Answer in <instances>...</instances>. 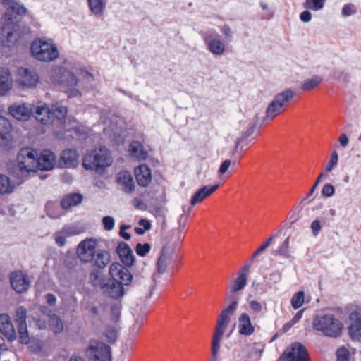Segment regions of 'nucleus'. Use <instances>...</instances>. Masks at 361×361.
Returning <instances> with one entry per match:
<instances>
[{"mask_svg": "<svg viewBox=\"0 0 361 361\" xmlns=\"http://www.w3.org/2000/svg\"><path fill=\"white\" fill-rule=\"evenodd\" d=\"M6 11L2 17V29L0 32V44L10 47L22 37L19 23L27 9L18 0H2Z\"/></svg>", "mask_w": 361, "mask_h": 361, "instance_id": "1", "label": "nucleus"}, {"mask_svg": "<svg viewBox=\"0 0 361 361\" xmlns=\"http://www.w3.org/2000/svg\"><path fill=\"white\" fill-rule=\"evenodd\" d=\"M238 306V302L234 300L220 313L212 339V358L209 361H218V354L223 336L231 322V317L235 313Z\"/></svg>", "mask_w": 361, "mask_h": 361, "instance_id": "2", "label": "nucleus"}, {"mask_svg": "<svg viewBox=\"0 0 361 361\" xmlns=\"http://www.w3.org/2000/svg\"><path fill=\"white\" fill-rule=\"evenodd\" d=\"M312 328L326 336L338 337L341 334L343 324L332 314L321 313L314 317Z\"/></svg>", "mask_w": 361, "mask_h": 361, "instance_id": "3", "label": "nucleus"}, {"mask_svg": "<svg viewBox=\"0 0 361 361\" xmlns=\"http://www.w3.org/2000/svg\"><path fill=\"white\" fill-rule=\"evenodd\" d=\"M16 175L26 177L29 173L37 170V151L29 147L21 149L17 156Z\"/></svg>", "mask_w": 361, "mask_h": 361, "instance_id": "4", "label": "nucleus"}, {"mask_svg": "<svg viewBox=\"0 0 361 361\" xmlns=\"http://www.w3.org/2000/svg\"><path fill=\"white\" fill-rule=\"evenodd\" d=\"M111 164L112 158L109 151L104 147L87 152L82 159V166L86 170L97 171Z\"/></svg>", "mask_w": 361, "mask_h": 361, "instance_id": "5", "label": "nucleus"}, {"mask_svg": "<svg viewBox=\"0 0 361 361\" xmlns=\"http://www.w3.org/2000/svg\"><path fill=\"white\" fill-rule=\"evenodd\" d=\"M32 55L41 61H51L58 58L56 46L51 40L37 39L31 44Z\"/></svg>", "mask_w": 361, "mask_h": 361, "instance_id": "6", "label": "nucleus"}, {"mask_svg": "<svg viewBox=\"0 0 361 361\" xmlns=\"http://www.w3.org/2000/svg\"><path fill=\"white\" fill-rule=\"evenodd\" d=\"M294 93L290 89L277 94L267 109L266 119L273 120L276 116L284 111V107L293 98Z\"/></svg>", "mask_w": 361, "mask_h": 361, "instance_id": "7", "label": "nucleus"}, {"mask_svg": "<svg viewBox=\"0 0 361 361\" xmlns=\"http://www.w3.org/2000/svg\"><path fill=\"white\" fill-rule=\"evenodd\" d=\"M85 354L92 361H111V359L110 347L96 340L90 341Z\"/></svg>", "mask_w": 361, "mask_h": 361, "instance_id": "8", "label": "nucleus"}, {"mask_svg": "<svg viewBox=\"0 0 361 361\" xmlns=\"http://www.w3.org/2000/svg\"><path fill=\"white\" fill-rule=\"evenodd\" d=\"M308 355L305 348L300 343H294L285 350L278 361H307Z\"/></svg>", "mask_w": 361, "mask_h": 361, "instance_id": "9", "label": "nucleus"}, {"mask_svg": "<svg viewBox=\"0 0 361 361\" xmlns=\"http://www.w3.org/2000/svg\"><path fill=\"white\" fill-rule=\"evenodd\" d=\"M90 280L94 286H99L109 297L112 298H118L123 295V285L113 281H109L108 283H99L97 281L98 274L92 272L90 276Z\"/></svg>", "mask_w": 361, "mask_h": 361, "instance_id": "10", "label": "nucleus"}, {"mask_svg": "<svg viewBox=\"0 0 361 361\" xmlns=\"http://www.w3.org/2000/svg\"><path fill=\"white\" fill-rule=\"evenodd\" d=\"M96 247L97 241L92 238H87L80 242L77 248V255L80 259L84 262L92 260L97 250Z\"/></svg>", "mask_w": 361, "mask_h": 361, "instance_id": "11", "label": "nucleus"}, {"mask_svg": "<svg viewBox=\"0 0 361 361\" xmlns=\"http://www.w3.org/2000/svg\"><path fill=\"white\" fill-rule=\"evenodd\" d=\"M109 274L113 281L128 286L132 281V275L129 271L119 263H113L109 267Z\"/></svg>", "mask_w": 361, "mask_h": 361, "instance_id": "12", "label": "nucleus"}, {"mask_svg": "<svg viewBox=\"0 0 361 361\" xmlns=\"http://www.w3.org/2000/svg\"><path fill=\"white\" fill-rule=\"evenodd\" d=\"M251 264H244L238 271L237 277L232 280L229 285L231 293L241 291L247 286Z\"/></svg>", "mask_w": 361, "mask_h": 361, "instance_id": "13", "label": "nucleus"}, {"mask_svg": "<svg viewBox=\"0 0 361 361\" xmlns=\"http://www.w3.org/2000/svg\"><path fill=\"white\" fill-rule=\"evenodd\" d=\"M51 79L54 82L68 87H73L78 83V80L73 73L63 68L55 69L51 75Z\"/></svg>", "mask_w": 361, "mask_h": 361, "instance_id": "14", "label": "nucleus"}, {"mask_svg": "<svg viewBox=\"0 0 361 361\" xmlns=\"http://www.w3.org/2000/svg\"><path fill=\"white\" fill-rule=\"evenodd\" d=\"M38 75L27 68H20L18 69V84L24 88L35 87L39 82Z\"/></svg>", "mask_w": 361, "mask_h": 361, "instance_id": "15", "label": "nucleus"}, {"mask_svg": "<svg viewBox=\"0 0 361 361\" xmlns=\"http://www.w3.org/2000/svg\"><path fill=\"white\" fill-rule=\"evenodd\" d=\"M27 311L23 307H19L16 312V322L18 324L19 338L23 343H27L29 337L26 324Z\"/></svg>", "mask_w": 361, "mask_h": 361, "instance_id": "16", "label": "nucleus"}, {"mask_svg": "<svg viewBox=\"0 0 361 361\" xmlns=\"http://www.w3.org/2000/svg\"><path fill=\"white\" fill-rule=\"evenodd\" d=\"M33 106L30 104H14L9 106L8 112L16 119L27 121L32 115Z\"/></svg>", "mask_w": 361, "mask_h": 361, "instance_id": "17", "label": "nucleus"}, {"mask_svg": "<svg viewBox=\"0 0 361 361\" xmlns=\"http://www.w3.org/2000/svg\"><path fill=\"white\" fill-rule=\"evenodd\" d=\"M10 281L13 289L18 293L26 291L30 286V280L27 276L21 271L13 272Z\"/></svg>", "mask_w": 361, "mask_h": 361, "instance_id": "18", "label": "nucleus"}, {"mask_svg": "<svg viewBox=\"0 0 361 361\" xmlns=\"http://www.w3.org/2000/svg\"><path fill=\"white\" fill-rule=\"evenodd\" d=\"M56 157L49 149L43 150L39 155L37 152V170L49 171L55 164Z\"/></svg>", "mask_w": 361, "mask_h": 361, "instance_id": "19", "label": "nucleus"}, {"mask_svg": "<svg viewBox=\"0 0 361 361\" xmlns=\"http://www.w3.org/2000/svg\"><path fill=\"white\" fill-rule=\"evenodd\" d=\"M51 109L42 102H37V106H33L32 114L43 125L51 123Z\"/></svg>", "mask_w": 361, "mask_h": 361, "instance_id": "20", "label": "nucleus"}, {"mask_svg": "<svg viewBox=\"0 0 361 361\" xmlns=\"http://www.w3.org/2000/svg\"><path fill=\"white\" fill-rule=\"evenodd\" d=\"M238 322V331L240 335L250 336L255 333V327L247 312H243L239 315Z\"/></svg>", "mask_w": 361, "mask_h": 361, "instance_id": "21", "label": "nucleus"}, {"mask_svg": "<svg viewBox=\"0 0 361 361\" xmlns=\"http://www.w3.org/2000/svg\"><path fill=\"white\" fill-rule=\"evenodd\" d=\"M78 157L75 149H65L61 154L59 165L63 168H75L78 164Z\"/></svg>", "mask_w": 361, "mask_h": 361, "instance_id": "22", "label": "nucleus"}, {"mask_svg": "<svg viewBox=\"0 0 361 361\" xmlns=\"http://www.w3.org/2000/svg\"><path fill=\"white\" fill-rule=\"evenodd\" d=\"M116 252L122 263L126 267H131L135 262L133 250L125 242H120L116 247Z\"/></svg>", "mask_w": 361, "mask_h": 361, "instance_id": "23", "label": "nucleus"}, {"mask_svg": "<svg viewBox=\"0 0 361 361\" xmlns=\"http://www.w3.org/2000/svg\"><path fill=\"white\" fill-rule=\"evenodd\" d=\"M219 188V184H215L213 185H204L202 187L192 196L190 200L191 206H195L201 203L204 200Z\"/></svg>", "mask_w": 361, "mask_h": 361, "instance_id": "24", "label": "nucleus"}, {"mask_svg": "<svg viewBox=\"0 0 361 361\" xmlns=\"http://www.w3.org/2000/svg\"><path fill=\"white\" fill-rule=\"evenodd\" d=\"M349 334L353 339L361 341V314L355 312L350 315Z\"/></svg>", "mask_w": 361, "mask_h": 361, "instance_id": "25", "label": "nucleus"}, {"mask_svg": "<svg viewBox=\"0 0 361 361\" xmlns=\"http://www.w3.org/2000/svg\"><path fill=\"white\" fill-rule=\"evenodd\" d=\"M13 87V78L10 71L0 67V96H5Z\"/></svg>", "mask_w": 361, "mask_h": 361, "instance_id": "26", "label": "nucleus"}, {"mask_svg": "<svg viewBox=\"0 0 361 361\" xmlns=\"http://www.w3.org/2000/svg\"><path fill=\"white\" fill-rule=\"evenodd\" d=\"M174 252V249H171L169 246H165L162 249L161 255L157 262V269L159 274L165 272L168 264L172 260V255Z\"/></svg>", "mask_w": 361, "mask_h": 361, "instance_id": "27", "label": "nucleus"}, {"mask_svg": "<svg viewBox=\"0 0 361 361\" xmlns=\"http://www.w3.org/2000/svg\"><path fill=\"white\" fill-rule=\"evenodd\" d=\"M134 172L139 185L146 187L151 182V170L147 165L142 164L137 166Z\"/></svg>", "mask_w": 361, "mask_h": 361, "instance_id": "28", "label": "nucleus"}, {"mask_svg": "<svg viewBox=\"0 0 361 361\" xmlns=\"http://www.w3.org/2000/svg\"><path fill=\"white\" fill-rule=\"evenodd\" d=\"M0 332L10 341L16 338V331L10 317L6 314H0Z\"/></svg>", "mask_w": 361, "mask_h": 361, "instance_id": "29", "label": "nucleus"}, {"mask_svg": "<svg viewBox=\"0 0 361 361\" xmlns=\"http://www.w3.org/2000/svg\"><path fill=\"white\" fill-rule=\"evenodd\" d=\"M117 183L123 187V190L126 192H132L135 189V183L130 173L127 171H123L118 173L116 176Z\"/></svg>", "mask_w": 361, "mask_h": 361, "instance_id": "30", "label": "nucleus"}, {"mask_svg": "<svg viewBox=\"0 0 361 361\" xmlns=\"http://www.w3.org/2000/svg\"><path fill=\"white\" fill-rule=\"evenodd\" d=\"M208 49L214 54L221 55L224 52L225 46L219 39L212 38V35H206L204 37Z\"/></svg>", "mask_w": 361, "mask_h": 361, "instance_id": "31", "label": "nucleus"}, {"mask_svg": "<svg viewBox=\"0 0 361 361\" xmlns=\"http://www.w3.org/2000/svg\"><path fill=\"white\" fill-rule=\"evenodd\" d=\"M130 157L137 159L138 161L145 160L148 154L144 146L139 142H132L128 148Z\"/></svg>", "mask_w": 361, "mask_h": 361, "instance_id": "32", "label": "nucleus"}, {"mask_svg": "<svg viewBox=\"0 0 361 361\" xmlns=\"http://www.w3.org/2000/svg\"><path fill=\"white\" fill-rule=\"evenodd\" d=\"M110 261V255L108 252L103 250H97L94 255V259L90 262L98 268H104Z\"/></svg>", "mask_w": 361, "mask_h": 361, "instance_id": "33", "label": "nucleus"}, {"mask_svg": "<svg viewBox=\"0 0 361 361\" xmlns=\"http://www.w3.org/2000/svg\"><path fill=\"white\" fill-rule=\"evenodd\" d=\"M75 229L71 227H65L61 231H59L54 234V240L56 243L59 246L62 247L66 244V239L67 237L76 235Z\"/></svg>", "mask_w": 361, "mask_h": 361, "instance_id": "34", "label": "nucleus"}, {"mask_svg": "<svg viewBox=\"0 0 361 361\" xmlns=\"http://www.w3.org/2000/svg\"><path fill=\"white\" fill-rule=\"evenodd\" d=\"M82 200V196L78 193L70 194L61 200V207L65 209L80 204Z\"/></svg>", "mask_w": 361, "mask_h": 361, "instance_id": "35", "label": "nucleus"}, {"mask_svg": "<svg viewBox=\"0 0 361 361\" xmlns=\"http://www.w3.org/2000/svg\"><path fill=\"white\" fill-rule=\"evenodd\" d=\"M51 109V123L54 121V119L56 118L58 121H61L63 118H65L66 114H67V109L66 106H63V105L60 104L59 103H56L54 105H52V107Z\"/></svg>", "mask_w": 361, "mask_h": 361, "instance_id": "36", "label": "nucleus"}, {"mask_svg": "<svg viewBox=\"0 0 361 361\" xmlns=\"http://www.w3.org/2000/svg\"><path fill=\"white\" fill-rule=\"evenodd\" d=\"M90 11L94 15H101L103 13L106 2L104 0H87Z\"/></svg>", "mask_w": 361, "mask_h": 361, "instance_id": "37", "label": "nucleus"}, {"mask_svg": "<svg viewBox=\"0 0 361 361\" xmlns=\"http://www.w3.org/2000/svg\"><path fill=\"white\" fill-rule=\"evenodd\" d=\"M322 78L318 75H314L311 78L305 80L301 85V89L303 91H310L316 88L322 82Z\"/></svg>", "mask_w": 361, "mask_h": 361, "instance_id": "38", "label": "nucleus"}, {"mask_svg": "<svg viewBox=\"0 0 361 361\" xmlns=\"http://www.w3.org/2000/svg\"><path fill=\"white\" fill-rule=\"evenodd\" d=\"M13 189L14 185L11 183L9 178L4 175L0 174V193H10Z\"/></svg>", "mask_w": 361, "mask_h": 361, "instance_id": "39", "label": "nucleus"}, {"mask_svg": "<svg viewBox=\"0 0 361 361\" xmlns=\"http://www.w3.org/2000/svg\"><path fill=\"white\" fill-rule=\"evenodd\" d=\"M49 324L55 333H59L63 329L62 320L56 314H52L49 317Z\"/></svg>", "mask_w": 361, "mask_h": 361, "instance_id": "40", "label": "nucleus"}, {"mask_svg": "<svg viewBox=\"0 0 361 361\" xmlns=\"http://www.w3.org/2000/svg\"><path fill=\"white\" fill-rule=\"evenodd\" d=\"M46 211L47 215L53 219H57L61 215L60 207L53 202H48L46 204Z\"/></svg>", "mask_w": 361, "mask_h": 361, "instance_id": "41", "label": "nucleus"}, {"mask_svg": "<svg viewBox=\"0 0 361 361\" xmlns=\"http://www.w3.org/2000/svg\"><path fill=\"white\" fill-rule=\"evenodd\" d=\"M289 240L290 238L288 237L278 247L277 250H275L274 254L283 256L284 257H289Z\"/></svg>", "mask_w": 361, "mask_h": 361, "instance_id": "42", "label": "nucleus"}, {"mask_svg": "<svg viewBox=\"0 0 361 361\" xmlns=\"http://www.w3.org/2000/svg\"><path fill=\"white\" fill-rule=\"evenodd\" d=\"M305 294L303 291H298L291 298V305L294 309L300 308L304 303Z\"/></svg>", "mask_w": 361, "mask_h": 361, "instance_id": "43", "label": "nucleus"}, {"mask_svg": "<svg viewBox=\"0 0 361 361\" xmlns=\"http://www.w3.org/2000/svg\"><path fill=\"white\" fill-rule=\"evenodd\" d=\"M325 0H306L304 7L307 9L318 11L324 7Z\"/></svg>", "mask_w": 361, "mask_h": 361, "instance_id": "44", "label": "nucleus"}, {"mask_svg": "<svg viewBox=\"0 0 361 361\" xmlns=\"http://www.w3.org/2000/svg\"><path fill=\"white\" fill-rule=\"evenodd\" d=\"M338 161V155L336 151H334L331 154L329 162L326 164L324 171L323 173H326L331 171L337 165Z\"/></svg>", "mask_w": 361, "mask_h": 361, "instance_id": "45", "label": "nucleus"}, {"mask_svg": "<svg viewBox=\"0 0 361 361\" xmlns=\"http://www.w3.org/2000/svg\"><path fill=\"white\" fill-rule=\"evenodd\" d=\"M117 334L118 329L115 326H107L104 331V336L106 340L110 343H114L116 341Z\"/></svg>", "mask_w": 361, "mask_h": 361, "instance_id": "46", "label": "nucleus"}, {"mask_svg": "<svg viewBox=\"0 0 361 361\" xmlns=\"http://www.w3.org/2000/svg\"><path fill=\"white\" fill-rule=\"evenodd\" d=\"M11 125L10 121L0 116V135L2 138H6L5 135H6L11 130Z\"/></svg>", "mask_w": 361, "mask_h": 361, "instance_id": "47", "label": "nucleus"}, {"mask_svg": "<svg viewBox=\"0 0 361 361\" xmlns=\"http://www.w3.org/2000/svg\"><path fill=\"white\" fill-rule=\"evenodd\" d=\"M151 249V246L149 243H137L135 247L136 253L141 257L145 256Z\"/></svg>", "mask_w": 361, "mask_h": 361, "instance_id": "48", "label": "nucleus"}, {"mask_svg": "<svg viewBox=\"0 0 361 361\" xmlns=\"http://www.w3.org/2000/svg\"><path fill=\"white\" fill-rule=\"evenodd\" d=\"M250 308L253 314H259L264 309L266 310V305H263L262 303L257 300H250L249 302Z\"/></svg>", "mask_w": 361, "mask_h": 361, "instance_id": "49", "label": "nucleus"}, {"mask_svg": "<svg viewBox=\"0 0 361 361\" xmlns=\"http://www.w3.org/2000/svg\"><path fill=\"white\" fill-rule=\"evenodd\" d=\"M263 351H264V346L262 344L258 343H252V351L250 353V357L255 356V357H257V360H259L262 355Z\"/></svg>", "mask_w": 361, "mask_h": 361, "instance_id": "50", "label": "nucleus"}, {"mask_svg": "<svg viewBox=\"0 0 361 361\" xmlns=\"http://www.w3.org/2000/svg\"><path fill=\"white\" fill-rule=\"evenodd\" d=\"M350 353L347 348L342 347L336 351V361H348Z\"/></svg>", "mask_w": 361, "mask_h": 361, "instance_id": "51", "label": "nucleus"}, {"mask_svg": "<svg viewBox=\"0 0 361 361\" xmlns=\"http://www.w3.org/2000/svg\"><path fill=\"white\" fill-rule=\"evenodd\" d=\"M145 316H142L140 319H136L130 329V334L133 336H135L138 334L140 330V328L144 322Z\"/></svg>", "mask_w": 361, "mask_h": 361, "instance_id": "52", "label": "nucleus"}, {"mask_svg": "<svg viewBox=\"0 0 361 361\" xmlns=\"http://www.w3.org/2000/svg\"><path fill=\"white\" fill-rule=\"evenodd\" d=\"M102 225L106 231H111L115 225L114 219L112 216H104L102 220Z\"/></svg>", "mask_w": 361, "mask_h": 361, "instance_id": "53", "label": "nucleus"}, {"mask_svg": "<svg viewBox=\"0 0 361 361\" xmlns=\"http://www.w3.org/2000/svg\"><path fill=\"white\" fill-rule=\"evenodd\" d=\"M274 239V236H270L268 238L265 242H264L259 247L258 249L254 252L252 257L255 258L257 257L259 255H260L263 251H264L271 244Z\"/></svg>", "mask_w": 361, "mask_h": 361, "instance_id": "54", "label": "nucleus"}, {"mask_svg": "<svg viewBox=\"0 0 361 361\" xmlns=\"http://www.w3.org/2000/svg\"><path fill=\"white\" fill-rule=\"evenodd\" d=\"M357 11L355 6L351 4H345L342 9V15L343 16H349L355 13Z\"/></svg>", "mask_w": 361, "mask_h": 361, "instance_id": "55", "label": "nucleus"}, {"mask_svg": "<svg viewBox=\"0 0 361 361\" xmlns=\"http://www.w3.org/2000/svg\"><path fill=\"white\" fill-rule=\"evenodd\" d=\"M113 319L116 322L118 320L121 312V304L116 302L111 305V307Z\"/></svg>", "mask_w": 361, "mask_h": 361, "instance_id": "56", "label": "nucleus"}, {"mask_svg": "<svg viewBox=\"0 0 361 361\" xmlns=\"http://www.w3.org/2000/svg\"><path fill=\"white\" fill-rule=\"evenodd\" d=\"M334 187L330 183H326L323 186L322 195L326 197H331L334 195Z\"/></svg>", "mask_w": 361, "mask_h": 361, "instance_id": "57", "label": "nucleus"}, {"mask_svg": "<svg viewBox=\"0 0 361 361\" xmlns=\"http://www.w3.org/2000/svg\"><path fill=\"white\" fill-rule=\"evenodd\" d=\"M324 176H325V173H321L319 174V176H318L317 179L316 180L314 184L311 188V189L309 191V192L305 197V199H308V198H310L312 195V194L314 193V192L315 189L317 188L318 184L319 183V182L322 179V178L324 177Z\"/></svg>", "mask_w": 361, "mask_h": 361, "instance_id": "58", "label": "nucleus"}, {"mask_svg": "<svg viewBox=\"0 0 361 361\" xmlns=\"http://www.w3.org/2000/svg\"><path fill=\"white\" fill-rule=\"evenodd\" d=\"M130 226L125 224L121 225L120 227L119 235L125 240H129L130 238V234L125 231L126 230L130 228Z\"/></svg>", "mask_w": 361, "mask_h": 361, "instance_id": "59", "label": "nucleus"}, {"mask_svg": "<svg viewBox=\"0 0 361 361\" xmlns=\"http://www.w3.org/2000/svg\"><path fill=\"white\" fill-rule=\"evenodd\" d=\"M311 229L314 235H317L321 230L320 221L314 220L311 224Z\"/></svg>", "mask_w": 361, "mask_h": 361, "instance_id": "60", "label": "nucleus"}, {"mask_svg": "<svg viewBox=\"0 0 361 361\" xmlns=\"http://www.w3.org/2000/svg\"><path fill=\"white\" fill-rule=\"evenodd\" d=\"M231 164V161L229 159H226L221 164L219 169V173L224 174L225 173Z\"/></svg>", "mask_w": 361, "mask_h": 361, "instance_id": "61", "label": "nucleus"}, {"mask_svg": "<svg viewBox=\"0 0 361 361\" xmlns=\"http://www.w3.org/2000/svg\"><path fill=\"white\" fill-rule=\"evenodd\" d=\"M300 18L302 21L307 23L310 21L312 18V14L310 11H305L300 13Z\"/></svg>", "mask_w": 361, "mask_h": 361, "instance_id": "62", "label": "nucleus"}, {"mask_svg": "<svg viewBox=\"0 0 361 361\" xmlns=\"http://www.w3.org/2000/svg\"><path fill=\"white\" fill-rule=\"evenodd\" d=\"M339 142L343 147H346V146L348 145L349 139L345 134L343 133L339 137Z\"/></svg>", "mask_w": 361, "mask_h": 361, "instance_id": "63", "label": "nucleus"}, {"mask_svg": "<svg viewBox=\"0 0 361 361\" xmlns=\"http://www.w3.org/2000/svg\"><path fill=\"white\" fill-rule=\"evenodd\" d=\"M138 224L142 226L145 231L149 230L151 228V224L147 219H140L138 222Z\"/></svg>", "mask_w": 361, "mask_h": 361, "instance_id": "64", "label": "nucleus"}]
</instances>
